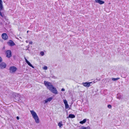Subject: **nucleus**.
I'll use <instances>...</instances> for the list:
<instances>
[{
  "instance_id": "28",
  "label": "nucleus",
  "mask_w": 129,
  "mask_h": 129,
  "mask_svg": "<svg viewBox=\"0 0 129 129\" xmlns=\"http://www.w3.org/2000/svg\"><path fill=\"white\" fill-rule=\"evenodd\" d=\"M33 42L32 41H30L29 42V44H32Z\"/></svg>"
},
{
  "instance_id": "32",
  "label": "nucleus",
  "mask_w": 129,
  "mask_h": 129,
  "mask_svg": "<svg viewBox=\"0 0 129 129\" xmlns=\"http://www.w3.org/2000/svg\"><path fill=\"white\" fill-rule=\"evenodd\" d=\"M2 3V0H0V3Z\"/></svg>"
},
{
  "instance_id": "34",
  "label": "nucleus",
  "mask_w": 129,
  "mask_h": 129,
  "mask_svg": "<svg viewBox=\"0 0 129 129\" xmlns=\"http://www.w3.org/2000/svg\"><path fill=\"white\" fill-rule=\"evenodd\" d=\"M28 31H27V33H28Z\"/></svg>"
},
{
  "instance_id": "21",
  "label": "nucleus",
  "mask_w": 129,
  "mask_h": 129,
  "mask_svg": "<svg viewBox=\"0 0 129 129\" xmlns=\"http://www.w3.org/2000/svg\"><path fill=\"white\" fill-rule=\"evenodd\" d=\"M65 108L66 109H68L69 107V105L68 104H66L65 105Z\"/></svg>"
},
{
  "instance_id": "9",
  "label": "nucleus",
  "mask_w": 129,
  "mask_h": 129,
  "mask_svg": "<svg viewBox=\"0 0 129 129\" xmlns=\"http://www.w3.org/2000/svg\"><path fill=\"white\" fill-rule=\"evenodd\" d=\"M8 45L10 46H12L15 45V44L12 40H10L8 42Z\"/></svg>"
},
{
  "instance_id": "31",
  "label": "nucleus",
  "mask_w": 129,
  "mask_h": 129,
  "mask_svg": "<svg viewBox=\"0 0 129 129\" xmlns=\"http://www.w3.org/2000/svg\"><path fill=\"white\" fill-rule=\"evenodd\" d=\"M25 42L26 43H27L28 42V41L27 40H26Z\"/></svg>"
},
{
  "instance_id": "26",
  "label": "nucleus",
  "mask_w": 129,
  "mask_h": 129,
  "mask_svg": "<svg viewBox=\"0 0 129 129\" xmlns=\"http://www.w3.org/2000/svg\"><path fill=\"white\" fill-rule=\"evenodd\" d=\"M3 61L2 59V57L0 56V62H2Z\"/></svg>"
},
{
  "instance_id": "2",
  "label": "nucleus",
  "mask_w": 129,
  "mask_h": 129,
  "mask_svg": "<svg viewBox=\"0 0 129 129\" xmlns=\"http://www.w3.org/2000/svg\"><path fill=\"white\" fill-rule=\"evenodd\" d=\"M44 84L47 87V89L49 90H50V89L53 86L51 83L45 81L44 82Z\"/></svg>"
},
{
  "instance_id": "10",
  "label": "nucleus",
  "mask_w": 129,
  "mask_h": 129,
  "mask_svg": "<svg viewBox=\"0 0 129 129\" xmlns=\"http://www.w3.org/2000/svg\"><path fill=\"white\" fill-rule=\"evenodd\" d=\"M20 95L18 94L17 93H15V99L17 101H19L20 100Z\"/></svg>"
},
{
  "instance_id": "18",
  "label": "nucleus",
  "mask_w": 129,
  "mask_h": 129,
  "mask_svg": "<svg viewBox=\"0 0 129 129\" xmlns=\"http://www.w3.org/2000/svg\"><path fill=\"white\" fill-rule=\"evenodd\" d=\"M119 79L120 78L118 77L116 78H111L112 80L114 81H116Z\"/></svg>"
},
{
  "instance_id": "25",
  "label": "nucleus",
  "mask_w": 129,
  "mask_h": 129,
  "mask_svg": "<svg viewBox=\"0 0 129 129\" xmlns=\"http://www.w3.org/2000/svg\"><path fill=\"white\" fill-rule=\"evenodd\" d=\"M43 69L44 70H47V66H45L44 67Z\"/></svg>"
},
{
  "instance_id": "5",
  "label": "nucleus",
  "mask_w": 129,
  "mask_h": 129,
  "mask_svg": "<svg viewBox=\"0 0 129 129\" xmlns=\"http://www.w3.org/2000/svg\"><path fill=\"white\" fill-rule=\"evenodd\" d=\"M10 72L11 73L15 72L17 70V69L15 67H11L9 69Z\"/></svg>"
},
{
  "instance_id": "14",
  "label": "nucleus",
  "mask_w": 129,
  "mask_h": 129,
  "mask_svg": "<svg viewBox=\"0 0 129 129\" xmlns=\"http://www.w3.org/2000/svg\"><path fill=\"white\" fill-rule=\"evenodd\" d=\"M90 127L89 126H88L87 127H85L84 126H81L80 129H90Z\"/></svg>"
},
{
  "instance_id": "4",
  "label": "nucleus",
  "mask_w": 129,
  "mask_h": 129,
  "mask_svg": "<svg viewBox=\"0 0 129 129\" xmlns=\"http://www.w3.org/2000/svg\"><path fill=\"white\" fill-rule=\"evenodd\" d=\"M49 90L53 93L56 94L58 93V92L55 88L53 86V87Z\"/></svg>"
},
{
  "instance_id": "19",
  "label": "nucleus",
  "mask_w": 129,
  "mask_h": 129,
  "mask_svg": "<svg viewBox=\"0 0 129 129\" xmlns=\"http://www.w3.org/2000/svg\"><path fill=\"white\" fill-rule=\"evenodd\" d=\"M28 64L30 67H31L33 68H34V67L28 61L27 63Z\"/></svg>"
},
{
  "instance_id": "1",
  "label": "nucleus",
  "mask_w": 129,
  "mask_h": 129,
  "mask_svg": "<svg viewBox=\"0 0 129 129\" xmlns=\"http://www.w3.org/2000/svg\"><path fill=\"white\" fill-rule=\"evenodd\" d=\"M30 112L33 117L35 119L36 122L37 123H39V120L36 113L33 110H30Z\"/></svg>"
},
{
  "instance_id": "22",
  "label": "nucleus",
  "mask_w": 129,
  "mask_h": 129,
  "mask_svg": "<svg viewBox=\"0 0 129 129\" xmlns=\"http://www.w3.org/2000/svg\"><path fill=\"white\" fill-rule=\"evenodd\" d=\"M40 54L42 56H43L44 55V53L43 51H41L40 52Z\"/></svg>"
},
{
  "instance_id": "6",
  "label": "nucleus",
  "mask_w": 129,
  "mask_h": 129,
  "mask_svg": "<svg viewBox=\"0 0 129 129\" xmlns=\"http://www.w3.org/2000/svg\"><path fill=\"white\" fill-rule=\"evenodd\" d=\"M6 64L4 62H2L0 63V69H3L5 68L6 66Z\"/></svg>"
},
{
  "instance_id": "13",
  "label": "nucleus",
  "mask_w": 129,
  "mask_h": 129,
  "mask_svg": "<svg viewBox=\"0 0 129 129\" xmlns=\"http://www.w3.org/2000/svg\"><path fill=\"white\" fill-rule=\"evenodd\" d=\"M122 95H121L119 93H118L117 95V96L116 97V98L117 99L120 100V99H121L122 98Z\"/></svg>"
},
{
  "instance_id": "16",
  "label": "nucleus",
  "mask_w": 129,
  "mask_h": 129,
  "mask_svg": "<svg viewBox=\"0 0 129 129\" xmlns=\"http://www.w3.org/2000/svg\"><path fill=\"white\" fill-rule=\"evenodd\" d=\"M86 121V119H84L83 120L80 121L79 123L81 124H83L85 123Z\"/></svg>"
},
{
  "instance_id": "11",
  "label": "nucleus",
  "mask_w": 129,
  "mask_h": 129,
  "mask_svg": "<svg viewBox=\"0 0 129 129\" xmlns=\"http://www.w3.org/2000/svg\"><path fill=\"white\" fill-rule=\"evenodd\" d=\"M52 98L51 97L47 99L44 101V104H46L48 102H50L52 100Z\"/></svg>"
},
{
  "instance_id": "23",
  "label": "nucleus",
  "mask_w": 129,
  "mask_h": 129,
  "mask_svg": "<svg viewBox=\"0 0 129 129\" xmlns=\"http://www.w3.org/2000/svg\"><path fill=\"white\" fill-rule=\"evenodd\" d=\"M63 102L65 105L68 104L66 100H63Z\"/></svg>"
},
{
  "instance_id": "24",
  "label": "nucleus",
  "mask_w": 129,
  "mask_h": 129,
  "mask_svg": "<svg viewBox=\"0 0 129 129\" xmlns=\"http://www.w3.org/2000/svg\"><path fill=\"white\" fill-rule=\"evenodd\" d=\"M107 107L109 109H111L112 108V106L110 105H108L107 106Z\"/></svg>"
},
{
  "instance_id": "3",
  "label": "nucleus",
  "mask_w": 129,
  "mask_h": 129,
  "mask_svg": "<svg viewBox=\"0 0 129 129\" xmlns=\"http://www.w3.org/2000/svg\"><path fill=\"white\" fill-rule=\"evenodd\" d=\"M95 80H94L93 82H85L84 83H82V84L84 86L86 87H88L91 86L90 84H93L95 83Z\"/></svg>"
},
{
  "instance_id": "12",
  "label": "nucleus",
  "mask_w": 129,
  "mask_h": 129,
  "mask_svg": "<svg viewBox=\"0 0 129 129\" xmlns=\"http://www.w3.org/2000/svg\"><path fill=\"white\" fill-rule=\"evenodd\" d=\"M95 1L96 3H99L100 4H102L104 3V1L101 0H95Z\"/></svg>"
},
{
  "instance_id": "8",
  "label": "nucleus",
  "mask_w": 129,
  "mask_h": 129,
  "mask_svg": "<svg viewBox=\"0 0 129 129\" xmlns=\"http://www.w3.org/2000/svg\"><path fill=\"white\" fill-rule=\"evenodd\" d=\"M2 38L5 40H7L8 39V36L6 33H3L2 35Z\"/></svg>"
},
{
  "instance_id": "20",
  "label": "nucleus",
  "mask_w": 129,
  "mask_h": 129,
  "mask_svg": "<svg viewBox=\"0 0 129 129\" xmlns=\"http://www.w3.org/2000/svg\"><path fill=\"white\" fill-rule=\"evenodd\" d=\"M0 8L1 10L3 8L2 3H0Z\"/></svg>"
},
{
  "instance_id": "29",
  "label": "nucleus",
  "mask_w": 129,
  "mask_h": 129,
  "mask_svg": "<svg viewBox=\"0 0 129 129\" xmlns=\"http://www.w3.org/2000/svg\"><path fill=\"white\" fill-rule=\"evenodd\" d=\"M25 60L26 62V63H27V62H28V61L27 59H25Z\"/></svg>"
},
{
  "instance_id": "15",
  "label": "nucleus",
  "mask_w": 129,
  "mask_h": 129,
  "mask_svg": "<svg viewBox=\"0 0 129 129\" xmlns=\"http://www.w3.org/2000/svg\"><path fill=\"white\" fill-rule=\"evenodd\" d=\"M75 116L74 115L72 114H69L68 117H67V118H75Z\"/></svg>"
},
{
  "instance_id": "30",
  "label": "nucleus",
  "mask_w": 129,
  "mask_h": 129,
  "mask_svg": "<svg viewBox=\"0 0 129 129\" xmlns=\"http://www.w3.org/2000/svg\"><path fill=\"white\" fill-rule=\"evenodd\" d=\"M16 118H17V120H19V117L18 116H17V117H16Z\"/></svg>"
},
{
  "instance_id": "33",
  "label": "nucleus",
  "mask_w": 129,
  "mask_h": 129,
  "mask_svg": "<svg viewBox=\"0 0 129 129\" xmlns=\"http://www.w3.org/2000/svg\"><path fill=\"white\" fill-rule=\"evenodd\" d=\"M24 58H25V59H26V58L25 57Z\"/></svg>"
},
{
  "instance_id": "17",
  "label": "nucleus",
  "mask_w": 129,
  "mask_h": 129,
  "mask_svg": "<svg viewBox=\"0 0 129 129\" xmlns=\"http://www.w3.org/2000/svg\"><path fill=\"white\" fill-rule=\"evenodd\" d=\"M62 122L61 121L58 123V125L60 128H61L62 127L63 124H62Z\"/></svg>"
},
{
  "instance_id": "27",
  "label": "nucleus",
  "mask_w": 129,
  "mask_h": 129,
  "mask_svg": "<svg viewBox=\"0 0 129 129\" xmlns=\"http://www.w3.org/2000/svg\"><path fill=\"white\" fill-rule=\"evenodd\" d=\"M65 90V89L64 88H62L61 89V91H64Z\"/></svg>"
},
{
  "instance_id": "7",
  "label": "nucleus",
  "mask_w": 129,
  "mask_h": 129,
  "mask_svg": "<svg viewBox=\"0 0 129 129\" xmlns=\"http://www.w3.org/2000/svg\"><path fill=\"white\" fill-rule=\"evenodd\" d=\"M6 56L8 58H10L12 56L11 52L10 50H7L6 52Z\"/></svg>"
}]
</instances>
